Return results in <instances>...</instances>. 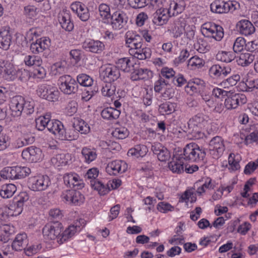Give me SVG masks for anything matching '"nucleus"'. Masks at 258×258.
<instances>
[{
    "mask_svg": "<svg viewBox=\"0 0 258 258\" xmlns=\"http://www.w3.org/2000/svg\"><path fill=\"white\" fill-rule=\"evenodd\" d=\"M206 155V150L204 148L195 143H190L184 148L181 158L188 162H198L204 161Z\"/></svg>",
    "mask_w": 258,
    "mask_h": 258,
    "instance_id": "1",
    "label": "nucleus"
},
{
    "mask_svg": "<svg viewBox=\"0 0 258 258\" xmlns=\"http://www.w3.org/2000/svg\"><path fill=\"white\" fill-rule=\"evenodd\" d=\"M206 122L207 121L203 114L196 115L188 121L187 132L197 139L203 138L204 134L202 132V129Z\"/></svg>",
    "mask_w": 258,
    "mask_h": 258,
    "instance_id": "2",
    "label": "nucleus"
},
{
    "mask_svg": "<svg viewBox=\"0 0 258 258\" xmlns=\"http://www.w3.org/2000/svg\"><path fill=\"white\" fill-rule=\"evenodd\" d=\"M36 92L40 98L51 102L58 100L59 96V92L57 88L47 83L39 85Z\"/></svg>",
    "mask_w": 258,
    "mask_h": 258,
    "instance_id": "3",
    "label": "nucleus"
},
{
    "mask_svg": "<svg viewBox=\"0 0 258 258\" xmlns=\"http://www.w3.org/2000/svg\"><path fill=\"white\" fill-rule=\"evenodd\" d=\"M58 84L59 89L64 94H74L78 91L79 85L77 81L70 75H65L60 77Z\"/></svg>",
    "mask_w": 258,
    "mask_h": 258,
    "instance_id": "4",
    "label": "nucleus"
},
{
    "mask_svg": "<svg viewBox=\"0 0 258 258\" xmlns=\"http://www.w3.org/2000/svg\"><path fill=\"white\" fill-rule=\"evenodd\" d=\"M120 76V71L115 66L108 64L102 66L100 70V78L106 83L116 81Z\"/></svg>",
    "mask_w": 258,
    "mask_h": 258,
    "instance_id": "5",
    "label": "nucleus"
},
{
    "mask_svg": "<svg viewBox=\"0 0 258 258\" xmlns=\"http://www.w3.org/2000/svg\"><path fill=\"white\" fill-rule=\"evenodd\" d=\"M29 188L33 191H42L46 189L51 182L47 175H38L32 177L29 180Z\"/></svg>",
    "mask_w": 258,
    "mask_h": 258,
    "instance_id": "6",
    "label": "nucleus"
},
{
    "mask_svg": "<svg viewBox=\"0 0 258 258\" xmlns=\"http://www.w3.org/2000/svg\"><path fill=\"white\" fill-rule=\"evenodd\" d=\"M62 228V224L58 221H53L47 224L42 229L44 237L48 239L54 240L56 238L59 239Z\"/></svg>",
    "mask_w": 258,
    "mask_h": 258,
    "instance_id": "7",
    "label": "nucleus"
},
{
    "mask_svg": "<svg viewBox=\"0 0 258 258\" xmlns=\"http://www.w3.org/2000/svg\"><path fill=\"white\" fill-rule=\"evenodd\" d=\"M223 140L220 136L213 138L209 144V152L214 159H218L225 150Z\"/></svg>",
    "mask_w": 258,
    "mask_h": 258,
    "instance_id": "8",
    "label": "nucleus"
},
{
    "mask_svg": "<svg viewBox=\"0 0 258 258\" xmlns=\"http://www.w3.org/2000/svg\"><path fill=\"white\" fill-rule=\"evenodd\" d=\"M61 198L69 203L79 206L84 203V196L77 190H67L61 196Z\"/></svg>",
    "mask_w": 258,
    "mask_h": 258,
    "instance_id": "9",
    "label": "nucleus"
},
{
    "mask_svg": "<svg viewBox=\"0 0 258 258\" xmlns=\"http://www.w3.org/2000/svg\"><path fill=\"white\" fill-rule=\"evenodd\" d=\"M22 157L29 162H37L42 158V151L39 148L31 146L22 151Z\"/></svg>",
    "mask_w": 258,
    "mask_h": 258,
    "instance_id": "10",
    "label": "nucleus"
},
{
    "mask_svg": "<svg viewBox=\"0 0 258 258\" xmlns=\"http://www.w3.org/2000/svg\"><path fill=\"white\" fill-rule=\"evenodd\" d=\"M127 167V164L125 162L115 160L108 164L106 167V171L110 175H116L118 173L124 172Z\"/></svg>",
    "mask_w": 258,
    "mask_h": 258,
    "instance_id": "11",
    "label": "nucleus"
},
{
    "mask_svg": "<svg viewBox=\"0 0 258 258\" xmlns=\"http://www.w3.org/2000/svg\"><path fill=\"white\" fill-rule=\"evenodd\" d=\"M25 100L21 96H16L12 98L10 104L12 114L14 116H20L24 111Z\"/></svg>",
    "mask_w": 258,
    "mask_h": 258,
    "instance_id": "12",
    "label": "nucleus"
},
{
    "mask_svg": "<svg viewBox=\"0 0 258 258\" xmlns=\"http://www.w3.org/2000/svg\"><path fill=\"white\" fill-rule=\"evenodd\" d=\"M12 34L9 27H3L0 31V48L7 50L13 43Z\"/></svg>",
    "mask_w": 258,
    "mask_h": 258,
    "instance_id": "13",
    "label": "nucleus"
},
{
    "mask_svg": "<svg viewBox=\"0 0 258 258\" xmlns=\"http://www.w3.org/2000/svg\"><path fill=\"white\" fill-rule=\"evenodd\" d=\"M206 27L204 28L206 31V33L209 37H212L215 40L220 41L224 36V31L223 28L219 25L214 23L205 24Z\"/></svg>",
    "mask_w": 258,
    "mask_h": 258,
    "instance_id": "14",
    "label": "nucleus"
},
{
    "mask_svg": "<svg viewBox=\"0 0 258 258\" xmlns=\"http://www.w3.org/2000/svg\"><path fill=\"white\" fill-rule=\"evenodd\" d=\"M82 47L86 51L95 53H101L105 48V45L102 42L93 39L85 40L82 44Z\"/></svg>",
    "mask_w": 258,
    "mask_h": 258,
    "instance_id": "15",
    "label": "nucleus"
},
{
    "mask_svg": "<svg viewBox=\"0 0 258 258\" xmlns=\"http://www.w3.org/2000/svg\"><path fill=\"white\" fill-rule=\"evenodd\" d=\"M110 24L113 29L120 30L126 24L125 14L120 11L114 12L110 16Z\"/></svg>",
    "mask_w": 258,
    "mask_h": 258,
    "instance_id": "16",
    "label": "nucleus"
},
{
    "mask_svg": "<svg viewBox=\"0 0 258 258\" xmlns=\"http://www.w3.org/2000/svg\"><path fill=\"white\" fill-rule=\"evenodd\" d=\"M125 42L128 47L133 51L142 46V38L139 35L134 34L132 31H127L125 34Z\"/></svg>",
    "mask_w": 258,
    "mask_h": 258,
    "instance_id": "17",
    "label": "nucleus"
},
{
    "mask_svg": "<svg viewBox=\"0 0 258 258\" xmlns=\"http://www.w3.org/2000/svg\"><path fill=\"white\" fill-rule=\"evenodd\" d=\"M153 22L155 24L162 25L165 24L169 17H171L168 9L160 8L153 15Z\"/></svg>",
    "mask_w": 258,
    "mask_h": 258,
    "instance_id": "18",
    "label": "nucleus"
},
{
    "mask_svg": "<svg viewBox=\"0 0 258 258\" xmlns=\"http://www.w3.org/2000/svg\"><path fill=\"white\" fill-rule=\"evenodd\" d=\"M187 26L185 18L180 17L175 20L171 30L175 38L180 37Z\"/></svg>",
    "mask_w": 258,
    "mask_h": 258,
    "instance_id": "19",
    "label": "nucleus"
},
{
    "mask_svg": "<svg viewBox=\"0 0 258 258\" xmlns=\"http://www.w3.org/2000/svg\"><path fill=\"white\" fill-rule=\"evenodd\" d=\"M50 40L46 37L38 39L30 45V49L33 53H38L46 49L50 45Z\"/></svg>",
    "mask_w": 258,
    "mask_h": 258,
    "instance_id": "20",
    "label": "nucleus"
},
{
    "mask_svg": "<svg viewBox=\"0 0 258 258\" xmlns=\"http://www.w3.org/2000/svg\"><path fill=\"white\" fill-rule=\"evenodd\" d=\"M58 21L61 27L66 31L70 32L74 29V23L71 20V16L67 10H63L58 15Z\"/></svg>",
    "mask_w": 258,
    "mask_h": 258,
    "instance_id": "21",
    "label": "nucleus"
},
{
    "mask_svg": "<svg viewBox=\"0 0 258 258\" xmlns=\"http://www.w3.org/2000/svg\"><path fill=\"white\" fill-rule=\"evenodd\" d=\"M236 28L242 35H250L255 32V28L253 24L247 20H241L236 24Z\"/></svg>",
    "mask_w": 258,
    "mask_h": 258,
    "instance_id": "22",
    "label": "nucleus"
},
{
    "mask_svg": "<svg viewBox=\"0 0 258 258\" xmlns=\"http://www.w3.org/2000/svg\"><path fill=\"white\" fill-rule=\"evenodd\" d=\"M131 73V79L133 81L147 80L152 77L153 73L147 69L137 68Z\"/></svg>",
    "mask_w": 258,
    "mask_h": 258,
    "instance_id": "23",
    "label": "nucleus"
},
{
    "mask_svg": "<svg viewBox=\"0 0 258 258\" xmlns=\"http://www.w3.org/2000/svg\"><path fill=\"white\" fill-rule=\"evenodd\" d=\"M28 243L27 235L26 233H23L17 235L12 243V247L16 251L25 250Z\"/></svg>",
    "mask_w": 258,
    "mask_h": 258,
    "instance_id": "24",
    "label": "nucleus"
},
{
    "mask_svg": "<svg viewBox=\"0 0 258 258\" xmlns=\"http://www.w3.org/2000/svg\"><path fill=\"white\" fill-rule=\"evenodd\" d=\"M64 128V125L60 121L52 119L48 123L47 130L59 139Z\"/></svg>",
    "mask_w": 258,
    "mask_h": 258,
    "instance_id": "25",
    "label": "nucleus"
},
{
    "mask_svg": "<svg viewBox=\"0 0 258 258\" xmlns=\"http://www.w3.org/2000/svg\"><path fill=\"white\" fill-rule=\"evenodd\" d=\"M0 72L5 79L8 81H14L16 78V71L11 63L4 65Z\"/></svg>",
    "mask_w": 258,
    "mask_h": 258,
    "instance_id": "26",
    "label": "nucleus"
},
{
    "mask_svg": "<svg viewBox=\"0 0 258 258\" xmlns=\"http://www.w3.org/2000/svg\"><path fill=\"white\" fill-rule=\"evenodd\" d=\"M80 226L78 224H76V225H70L60 235L58 242L59 244L63 243L64 241L73 237L77 231H80Z\"/></svg>",
    "mask_w": 258,
    "mask_h": 258,
    "instance_id": "27",
    "label": "nucleus"
},
{
    "mask_svg": "<svg viewBox=\"0 0 258 258\" xmlns=\"http://www.w3.org/2000/svg\"><path fill=\"white\" fill-rule=\"evenodd\" d=\"M120 114V111L113 107L105 108L101 112L103 118L110 120L117 119Z\"/></svg>",
    "mask_w": 258,
    "mask_h": 258,
    "instance_id": "28",
    "label": "nucleus"
},
{
    "mask_svg": "<svg viewBox=\"0 0 258 258\" xmlns=\"http://www.w3.org/2000/svg\"><path fill=\"white\" fill-rule=\"evenodd\" d=\"M184 10V3L183 0H177L173 1L170 5L168 10L171 16H174L182 13Z\"/></svg>",
    "mask_w": 258,
    "mask_h": 258,
    "instance_id": "29",
    "label": "nucleus"
},
{
    "mask_svg": "<svg viewBox=\"0 0 258 258\" xmlns=\"http://www.w3.org/2000/svg\"><path fill=\"white\" fill-rule=\"evenodd\" d=\"M35 137L30 132L24 133L23 136L17 140L16 147L21 148L33 143Z\"/></svg>",
    "mask_w": 258,
    "mask_h": 258,
    "instance_id": "30",
    "label": "nucleus"
},
{
    "mask_svg": "<svg viewBox=\"0 0 258 258\" xmlns=\"http://www.w3.org/2000/svg\"><path fill=\"white\" fill-rule=\"evenodd\" d=\"M183 164L181 159L176 158L168 163V167L173 173L180 174L184 171Z\"/></svg>",
    "mask_w": 258,
    "mask_h": 258,
    "instance_id": "31",
    "label": "nucleus"
},
{
    "mask_svg": "<svg viewBox=\"0 0 258 258\" xmlns=\"http://www.w3.org/2000/svg\"><path fill=\"white\" fill-rule=\"evenodd\" d=\"M116 67H117L119 70H121L124 72L128 73L133 70L134 64L128 58L123 57L118 60Z\"/></svg>",
    "mask_w": 258,
    "mask_h": 258,
    "instance_id": "32",
    "label": "nucleus"
},
{
    "mask_svg": "<svg viewBox=\"0 0 258 258\" xmlns=\"http://www.w3.org/2000/svg\"><path fill=\"white\" fill-rule=\"evenodd\" d=\"M148 152V148L144 145H136L133 148L130 149L127 152L128 156H136L137 157H143Z\"/></svg>",
    "mask_w": 258,
    "mask_h": 258,
    "instance_id": "33",
    "label": "nucleus"
},
{
    "mask_svg": "<svg viewBox=\"0 0 258 258\" xmlns=\"http://www.w3.org/2000/svg\"><path fill=\"white\" fill-rule=\"evenodd\" d=\"M91 185L101 196L107 194L110 190L108 184H105L98 180H91Z\"/></svg>",
    "mask_w": 258,
    "mask_h": 258,
    "instance_id": "34",
    "label": "nucleus"
},
{
    "mask_svg": "<svg viewBox=\"0 0 258 258\" xmlns=\"http://www.w3.org/2000/svg\"><path fill=\"white\" fill-rule=\"evenodd\" d=\"M212 12L218 14L228 13L226 3L224 1H215L210 5Z\"/></svg>",
    "mask_w": 258,
    "mask_h": 258,
    "instance_id": "35",
    "label": "nucleus"
},
{
    "mask_svg": "<svg viewBox=\"0 0 258 258\" xmlns=\"http://www.w3.org/2000/svg\"><path fill=\"white\" fill-rule=\"evenodd\" d=\"M79 136V133L73 127V128L68 130L64 128L59 140L61 141H73L77 140Z\"/></svg>",
    "mask_w": 258,
    "mask_h": 258,
    "instance_id": "36",
    "label": "nucleus"
},
{
    "mask_svg": "<svg viewBox=\"0 0 258 258\" xmlns=\"http://www.w3.org/2000/svg\"><path fill=\"white\" fill-rule=\"evenodd\" d=\"M81 153L84 158V161L87 163H90L95 160L97 156L95 149L87 147H84L82 150Z\"/></svg>",
    "mask_w": 258,
    "mask_h": 258,
    "instance_id": "37",
    "label": "nucleus"
},
{
    "mask_svg": "<svg viewBox=\"0 0 258 258\" xmlns=\"http://www.w3.org/2000/svg\"><path fill=\"white\" fill-rule=\"evenodd\" d=\"M98 10L99 15L104 23H108L111 16L109 6L106 4L102 3L99 6Z\"/></svg>",
    "mask_w": 258,
    "mask_h": 258,
    "instance_id": "38",
    "label": "nucleus"
},
{
    "mask_svg": "<svg viewBox=\"0 0 258 258\" xmlns=\"http://www.w3.org/2000/svg\"><path fill=\"white\" fill-rule=\"evenodd\" d=\"M134 56L139 59L144 60L150 58L152 54L151 49L149 47L137 48L134 50Z\"/></svg>",
    "mask_w": 258,
    "mask_h": 258,
    "instance_id": "39",
    "label": "nucleus"
},
{
    "mask_svg": "<svg viewBox=\"0 0 258 258\" xmlns=\"http://www.w3.org/2000/svg\"><path fill=\"white\" fill-rule=\"evenodd\" d=\"M73 127L78 132V133H80L81 134H87L90 131L88 123L83 119L78 120L74 122Z\"/></svg>",
    "mask_w": 258,
    "mask_h": 258,
    "instance_id": "40",
    "label": "nucleus"
},
{
    "mask_svg": "<svg viewBox=\"0 0 258 258\" xmlns=\"http://www.w3.org/2000/svg\"><path fill=\"white\" fill-rule=\"evenodd\" d=\"M17 187L14 184L3 185L0 191L1 196L4 199L11 197L16 191Z\"/></svg>",
    "mask_w": 258,
    "mask_h": 258,
    "instance_id": "41",
    "label": "nucleus"
},
{
    "mask_svg": "<svg viewBox=\"0 0 258 258\" xmlns=\"http://www.w3.org/2000/svg\"><path fill=\"white\" fill-rule=\"evenodd\" d=\"M50 120L49 115L40 116L36 119V127L39 131H43L45 128H48Z\"/></svg>",
    "mask_w": 258,
    "mask_h": 258,
    "instance_id": "42",
    "label": "nucleus"
},
{
    "mask_svg": "<svg viewBox=\"0 0 258 258\" xmlns=\"http://www.w3.org/2000/svg\"><path fill=\"white\" fill-rule=\"evenodd\" d=\"M236 57L234 53L231 51L219 52L216 55V59L218 60L225 62H230Z\"/></svg>",
    "mask_w": 258,
    "mask_h": 258,
    "instance_id": "43",
    "label": "nucleus"
},
{
    "mask_svg": "<svg viewBox=\"0 0 258 258\" xmlns=\"http://www.w3.org/2000/svg\"><path fill=\"white\" fill-rule=\"evenodd\" d=\"M24 62L29 67H40L42 63V59L37 55H26L24 58Z\"/></svg>",
    "mask_w": 258,
    "mask_h": 258,
    "instance_id": "44",
    "label": "nucleus"
},
{
    "mask_svg": "<svg viewBox=\"0 0 258 258\" xmlns=\"http://www.w3.org/2000/svg\"><path fill=\"white\" fill-rule=\"evenodd\" d=\"M158 110L162 115L170 114L175 110V104L166 102L159 105Z\"/></svg>",
    "mask_w": 258,
    "mask_h": 258,
    "instance_id": "45",
    "label": "nucleus"
},
{
    "mask_svg": "<svg viewBox=\"0 0 258 258\" xmlns=\"http://www.w3.org/2000/svg\"><path fill=\"white\" fill-rule=\"evenodd\" d=\"M254 59V55L249 53H241L237 60L238 63L242 66H247L250 64Z\"/></svg>",
    "mask_w": 258,
    "mask_h": 258,
    "instance_id": "46",
    "label": "nucleus"
},
{
    "mask_svg": "<svg viewBox=\"0 0 258 258\" xmlns=\"http://www.w3.org/2000/svg\"><path fill=\"white\" fill-rule=\"evenodd\" d=\"M215 186V185L212 182V179L210 177H206L204 180V183L197 188L196 191L199 195H202L205 192L206 189H214Z\"/></svg>",
    "mask_w": 258,
    "mask_h": 258,
    "instance_id": "47",
    "label": "nucleus"
},
{
    "mask_svg": "<svg viewBox=\"0 0 258 258\" xmlns=\"http://www.w3.org/2000/svg\"><path fill=\"white\" fill-rule=\"evenodd\" d=\"M77 82L84 87L91 86L93 83V79L85 74H81L77 77Z\"/></svg>",
    "mask_w": 258,
    "mask_h": 258,
    "instance_id": "48",
    "label": "nucleus"
},
{
    "mask_svg": "<svg viewBox=\"0 0 258 258\" xmlns=\"http://www.w3.org/2000/svg\"><path fill=\"white\" fill-rule=\"evenodd\" d=\"M240 79V77L238 74L233 75L228 78L224 80L221 83V85L225 88L234 86L236 85Z\"/></svg>",
    "mask_w": 258,
    "mask_h": 258,
    "instance_id": "49",
    "label": "nucleus"
},
{
    "mask_svg": "<svg viewBox=\"0 0 258 258\" xmlns=\"http://www.w3.org/2000/svg\"><path fill=\"white\" fill-rule=\"evenodd\" d=\"M227 98L225 100V106L227 109H232L236 108L239 103L235 94L231 95L228 94Z\"/></svg>",
    "mask_w": 258,
    "mask_h": 258,
    "instance_id": "50",
    "label": "nucleus"
},
{
    "mask_svg": "<svg viewBox=\"0 0 258 258\" xmlns=\"http://www.w3.org/2000/svg\"><path fill=\"white\" fill-rule=\"evenodd\" d=\"M205 64L204 60L196 56L191 57L188 61L187 66L191 69H196L202 68Z\"/></svg>",
    "mask_w": 258,
    "mask_h": 258,
    "instance_id": "51",
    "label": "nucleus"
},
{
    "mask_svg": "<svg viewBox=\"0 0 258 258\" xmlns=\"http://www.w3.org/2000/svg\"><path fill=\"white\" fill-rule=\"evenodd\" d=\"M171 83L170 80H165V79L160 76V78L155 84L154 90L156 92H160L162 89H165L166 87L170 86Z\"/></svg>",
    "mask_w": 258,
    "mask_h": 258,
    "instance_id": "52",
    "label": "nucleus"
},
{
    "mask_svg": "<svg viewBox=\"0 0 258 258\" xmlns=\"http://www.w3.org/2000/svg\"><path fill=\"white\" fill-rule=\"evenodd\" d=\"M112 136L118 139H124L129 135L127 129L124 127L116 128L112 133Z\"/></svg>",
    "mask_w": 258,
    "mask_h": 258,
    "instance_id": "53",
    "label": "nucleus"
},
{
    "mask_svg": "<svg viewBox=\"0 0 258 258\" xmlns=\"http://www.w3.org/2000/svg\"><path fill=\"white\" fill-rule=\"evenodd\" d=\"M194 48L200 53H204L209 50L210 46L205 40L200 39L194 44Z\"/></svg>",
    "mask_w": 258,
    "mask_h": 258,
    "instance_id": "54",
    "label": "nucleus"
},
{
    "mask_svg": "<svg viewBox=\"0 0 258 258\" xmlns=\"http://www.w3.org/2000/svg\"><path fill=\"white\" fill-rule=\"evenodd\" d=\"M245 40L241 37L237 38L233 44V49L234 52H239L241 51L244 47L245 48Z\"/></svg>",
    "mask_w": 258,
    "mask_h": 258,
    "instance_id": "55",
    "label": "nucleus"
},
{
    "mask_svg": "<svg viewBox=\"0 0 258 258\" xmlns=\"http://www.w3.org/2000/svg\"><path fill=\"white\" fill-rule=\"evenodd\" d=\"M115 86L111 83H107L102 89V93L104 96L111 97L115 94Z\"/></svg>",
    "mask_w": 258,
    "mask_h": 258,
    "instance_id": "56",
    "label": "nucleus"
},
{
    "mask_svg": "<svg viewBox=\"0 0 258 258\" xmlns=\"http://www.w3.org/2000/svg\"><path fill=\"white\" fill-rule=\"evenodd\" d=\"M77 15L79 19L84 22L88 21L89 19L90 16L88 7L84 4L83 5L81 9H79Z\"/></svg>",
    "mask_w": 258,
    "mask_h": 258,
    "instance_id": "57",
    "label": "nucleus"
},
{
    "mask_svg": "<svg viewBox=\"0 0 258 258\" xmlns=\"http://www.w3.org/2000/svg\"><path fill=\"white\" fill-rule=\"evenodd\" d=\"M161 75L162 78L166 79V80L171 81L174 78L175 72L172 68H168L167 67L163 68L161 70Z\"/></svg>",
    "mask_w": 258,
    "mask_h": 258,
    "instance_id": "58",
    "label": "nucleus"
},
{
    "mask_svg": "<svg viewBox=\"0 0 258 258\" xmlns=\"http://www.w3.org/2000/svg\"><path fill=\"white\" fill-rule=\"evenodd\" d=\"M9 208L11 212V216H17L22 213L23 206L19 208V204L14 200L13 202L9 204Z\"/></svg>",
    "mask_w": 258,
    "mask_h": 258,
    "instance_id": "59",
    "label": "nucleus"
},
{
    "mask_svg": "<svg viewBox=\"0 0 258 258\" xmlns=\"http://www.w3.org/2000/svg\"><path fill=\"white\" fill-rule=\"evenodd\" d=\"M171 86L173 85L178 87H181L187 83L186 80L183 75L178 74L170 81Z\"/></svg>",
    "mask_w": 258,
    "mask_h": 258,
    "instance_id": "60",
    "label": "nucleus"
},
{
    "mask_svg": "<svg viewBox=\"0 0 258 258\" xmlns=\"http://www.w3.org/2000/svg\"><path fill=\"white\" fill-rule=\"evenodd\" d=\"M66 68L61 62H56L51 67V72L53 75H59L64 74Z\"/></svg>",
    "mask_w": 258,
    "mask_h": 258,
    "instance_id": "61",
    "label": "nucleus"
},
{
    "mask_svg": "<svg viewBox=\"0 0 258 258\" xmlns=\"http://www.w3.org/2000/svg\"><path fill=\"white\" fill-rule=\"evenodd\" d=\"M16 169L18 179L25 178L31 173V169L28 167L16 166Z\"/></svg>",
    "mask_w": 258,
    "mask_h": 258,
    "instance_id": "62",
    "label": "nucleus"
},
{
    "mask_svg": "<svg viewBox=\"0 0 258 258\" xmlns=\"http://www.w3.org/2000/svg\"><path fill=\"white\" fill-rule=\"evenodd\" d=\"M78 178V174L76 173H66L63 176V181L64 184L69 187H72L74 180Z\"/></svg>",
    "mask_w": 258,
    "mask_h": 258,
    "instance_id": "63",
    "label": "nucleus"
},
{
    "mask_svg": "<svg viewBox=\"0 0 258 258\" xmlns=\"http://www.w3.org/2000/svg\"><path fill=\"white\" fill-rule=\"evenodd\" d=\"M128 4L134 9H140L148 5L147 0H127Z\"/></svg>",
    "mask_w": 258,
    "mask_h": 258,
    "instance_id": "64",
    "label": "nucleus"
}]
</instances>
